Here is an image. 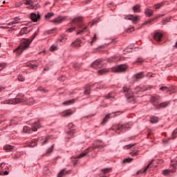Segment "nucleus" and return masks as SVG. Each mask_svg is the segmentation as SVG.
Returning a JSON list of instances; mask_svg holds the SVG:
<instances>
[{
  "mask_svg": "<svg viewBox=\"0 0 177 177\" xmlns=\"http://www.w3.org/2000/svg\"><path fill=\"white\" fill-rule=\"evenodd\" d=\"M72 114H74V111H72L71 110H66L64 113L62 114V117H70V115H72Z\"/></svg>",
  "mask_w": 177,
  "mask_h": 177,
  "instance_id": "19",
  "label": "nucleus"
},
{
  "mask_svg": "<svg viewBox=\"0 0 177 177\" xmlns=\"http://www.w3.org/2000/svg\"><path fill=\"white\" fill-rule=\"evenodd\" d=\"M155 41H161V38H162V35L161 32H156L155 33L154 35V37H153Z\"/></svg>",
  "mask_w": 177,
  "mask_h": 177,
  "instance_id": "17",
  "label": "nucleus"
},
{
  "mask_svg": "<svg viewBox=\"0 0 177 177\" xmlns=\"http://www.w3.org/2000/svg\"><path fill=\"white\" fill-rule=\"evenodd\" d=\"M128 66L125 64L119 65L112 68L113 73H124Z\"/></svg>",
  "mask_w": 177,
  "mask_h": 177,
  "instance_id": "7",
  "label": "nucleus"
},
{
  "mask_svg": "<svg viewBox=\"0 0 177 177\" xmlns=\"http://www.w3.org/2000/svg\"><path fill=\"white\" fill-rule=\"evenodd\" d=\"M95 41H96V35H94V37L92 41H91V45H93V42H95Z\"/></svg>",
  "mask_w": 177,
  "mask_h": 177,
  "instance_id": "51",
  "label": "nucleus"
},
{
  "mask_svg": "<svg viewBox=\"0 0 177 177\" xmlns=\"http://www.w3.org/2000/svg\"><path fill=\"white\" fill-rule=\"evenodd\" d=\"M107 71H109V70L107 69H101L100 71H98V74L99 75H103V74H106L107 73Z\"/></svg>",
  "mask_w": 177,
  "mask_h": 177,
  "instance_id": "30",
  "label": "nucleus"
},
{
  "mask_svg": "<svg viewBox=\"0 0 177 177\" xmlns=\"http://www.w3.org/2000/svg\"><path fill=\"white\" fill-rule=\"evenodd\" d=\"M102 171L104 174H107V172H110V171H111V169H104Z\"/></svg>",
  "mask_w": 177,
  "mask_h": 177,
  "instance_id": "50",
  "label": "nucleus"
},
{
  "mask_svg": "<svg viewBox=\"0 0 177 177\" xmlns=\"http://www.w3.org/2000/svg\"><path fill=\"white\" fill-rule=\"evenodd\" d=\"M123 91L126 95V97H127V99L129 100L131 99L133 100V102L135 101V97L133 96V93H132V91H131V89L129 88V86H124L123 87Z\"/></svg>",
  "mask_w": 177,
  "mask_h": 177,
  "instance_id": "5",
  "label": "nucleus"
},
{
  "mask_svg": "<svg viewBox=\"0 0 177 177\" xmlns=\"http://www.w3.org/2000/svg\"><path fill=\"white\" fill-rule=\"evenodd\" d=\"M64 19L65 18L63 17H59L53 20V22L55 23V24H60V23H62V21H63Z\"/></svg>",
  "mask_w": 177,
  "mask_h": 177,
  "instance_id": "18",
  "label": "nucleus"
},
{
  "mask_svg": "<svg viewBox=\"0 0 177 177\" xmlns=\"http://www.w3.org/2000/svg\"><path fill=\"white\" fill-rule=\"evenodd\" d=\"M18 80H19L21 82H23V81H24V77H23L21 75H18Z\"/></svg>",
  "mask_w": 177,
  "mask_h": 177,
  "instance_id": "48",
  "label": "nucleus"
},
{
  "mask_svg": "<svg viewBox=\"0 0 177 177\" xmlns=\"http://www.w3.org/2000/svg\"><path fill=\"white\" fill-rule=\"evenodd\" d=\"M20 23V18L15 17L13 21L8 24V26H13V24H19Z\"/></svg>",
  "mask_w": 177,
  "mask_h": 177,
  "instance_id": "16",
  "label": "nucleus"
},
{
  "mask_svg": "<svg viewBox=\"0 0 177 177\" xmlns=\"http://www.w3.org/2000/svg\"><path fill=\"white\" fill-rule=\"evenodd\" d=\"M3 171H5V164L4 163H1L0 165V175H2V172H3Z\"/></svg>",
  "mask_w": 177,
  "mask_h": 177,
  "instance_id": "34",
  "label": "nucleus"
},
{
  "mask_svg": "<svg viewBox=\"0 0 177 177\" xmlns=\"http://www.w3.org/2000/svg\"><path fill=\"white\" fill-rule=\"evenodd\" d=\"M27 103L30 105L34 104V103H35V100H34V98H30L28 101H27Z\"/></svg>",
  "mask_w": 177,
  "mask_h": 177,
  "instance_id": "40",
  "label": "nucleus"
},
{
  "mask_svg": "<svg viewBox=\"0 0 177 177\" xmlns=\"http://www.w3.org/2000/svg\"><path fill=\"white\" fill-rule=\"evenodd\" d=\"M82 21V17H78L72 20V23L77 24V23H81Z\"/></svg>",
  "mask_w": 177,
  "mask_h": 177,
  "instance_id": "25",
  "label": "nucleus"
},
{
  "mask_svg": "<svg viewBox=\"0 0 177 177\" xmlns=\"http://www.w3.org/2000/svg\"><path fill=\"white\" fill-rule=\"evenodd\" d=\"M55 14H53V12H48L46 16H45V18L46 19H50V17H53Z\"/></svg>",
  "mask_w": 177,
  "mask_h": 177,
  "instance_id": "39",
  "label": "nucleus"
},
{
  "mask_svg": "<svg viewBox=\"0 0 177 177\" xmlns=\"http://www.w3.org/2000/svg\"><path fill=\"white\" fill-rule=\"evenodd\" d=\"M86 153H88V151H85L84 152H82L80 155L77 156V158H81L82 157H84V156H86Z\"/></svg>",
  "mask_w": 177,
  "mask_h": 177,
  "instance_id": "44",
  "label": "nucleus"
},
{
  "mask_svg": "<svg viewBox=\"0 0 177 177\" xmlns=\"http://www.w3.org/2000/svg\"><path fill=\"white\" fill-rule=\"evenodd\" d=\"M92 67L94 68H100L102 64L100 63V60L95 61L92 64Z\"/></svg>",
  "mask_w": 177,
  "mask_h": 177,
  "instance_id": "14",
  "label": "nucleus"
},
{
  "mask_svg": "<svg viewBox=\"0 0 177 177\" xmlns=\"http://www.w3.org/2000/svg\"><path fill=\"white\" fill-rule=\"evenodd\" d=\"M93 24H95V21L92 22L91 26H93Z\"/></svg>",
  "mask_w": 177,
  "mask_h": 177,
  "instance_id": "64",
  "label": "nucleus"
},
{
  "mask_svg": "<svg viewBox=\"0 0 177 177\" xmlns=\"http://www.w3.org/2000/svg\"><path fill=\"white\" fill-rule=\"evenodd\" d=\"M167 86H163L160 88V91H167Z\"/></svg>",
  "mask_w": 177,
  "mask_h": 177,
  "instance_id": "55",
  "label": "nucleus"
},
{
  "mask_svg": "<svg viewBox=\"0 0 177 177\" xmlns=\"http://www.w3.org/2000/svg\"><path fill=\"white\" fill-rule=\"evenodd\" d=\"M30 17L32 21H34L35 23H36V21H38V20H39V15H37V14L35 13H31Z\"/></svg>",
  "mask_w": 177,
  "mask_h": 177,
  "instance_id": "12",
  "label": "nucleus"
},
{
  "mask_svg": "<svg viewBox=\"0 0 177 177\" xmlns=\"http://www.w3.org/2000/svg\"><path fill=\"white\" fill-rule=\"evenodd\" d=\"M5 68V65L3 64H0V71H2V70Z\"/></svg>",
  "mask_w": 177,
  "mask_h": 177,
  "instance_id": "56",
  "label": "nucleus"
},
{
  "mask_svg": "<svg viewBox=\"0 0 177 177\" xmlns=\"http://www.w3.org/2000/svg\"><path fill=\"white\" fill-rule=\"evenodd\" d=\"M25 102H27V99L24 97V95L18 94L15 98H11L1 102V104H19V103H24Z\"/></svg>",
  "mask_w": 177,
  "mask_h": 177,
  "instance_id": "2",
  "label": "nucleus"
},
{
  "mask_svg": "<svg viewBox=\"0 0 177 177\" xmlns=\"http://www.w3.org/2000/svg\"><path fill=\"white\" fill-rule=\"evenodd\" d=\"M68 127L69 129L74 128V124L73 123H69Z\"/></svg>",
  "mask_w": 177,
  "mask_h": 177,
  "instance_id": "54",
  "label": "nucleus"
},
{
  "mask_svg": "<svg viewBox=\"0 0 177 177\" xmlns=\"http://www.w3.org/2000/svg\"><path fill=\"white\" fill-rule=\"evenodd\" d=\"M150 122H151L152 124H156V122H158V118L151 117L150 118Z\"/></svg>",
  "mask_w": 177,
  "mask_h": 177,
  "instance_id": "28",
  "label": "nucleus"
},
{
  "mask_svg": "<svg viewBox=\"0 0 177 177\" xmlns=\"http://www.w3.org/2000/svg\"><path fill=\"white\" fill-rule=\"evenodd\" d=\"M149 87L144 86L142 88L138 86L136 88V93H139V92H145V91H149Z\"/></svg>",
  "mask_w": 177,
  "mask_h": 177,
  "instance_id": "15",
  "label": "nucleus"
},
{
  "mask_svg": "<svg viewBox=\"0 0 177 177\" xmlns=\"http://www.w3.org/2000/svg\"><path fill=\"white\" fill-rule=\"evenodd\" d=\"M110 115H111V113H109L105 116V118L103 119L102 124L107 122V120L110 118Z\"/></svg>",
  "mask_w": 177,
  "mask_h": 177,
  "instance_id": "35",
  "label": "nucleus"
},
{
  "mask_svg": "<svg viewBox=\"0 0 177 177\" xmlns=\"http://www.w3.org/2000/svg\"><path fill=\"white\" fill-rule=\"evenodd\" d=\"M170 19L169 18H165L162 20V24H167L168 21H169Z\"/></svg>",
  "mask_w": 177,
  "mask_h": 177,
  "instance_id": "45",
  "label": "nucleus"
},
{
  "mask_svg": "<svg viewBox=\"0 0 177 177\" xmlns=\"http://www.w3.org/2000/svg\"><path fill=\"white\" fill-rule=\"evenodd\" d=\"M158 99H160V97H152L151 99V102H152L153 104H158Z\"/></svg>",
  "mask_w": 177,
  "mask_h": 177,
  "instance_id": "26",
  "label": "nucleus"
},
{
  "mask_svg": "<svg viewBox=\"0 0 177 177\" xmlns=\"http://www.w3.org/2000/svg\"><path fill=\"white\" fill-rule=\"evenodd\" d=\"M73 48H80L81 46V40L80 39H76L71 44Z\"/></svg>",
  "mask_w": 177,
  "mask_h": 177,
  "instance_id": "13",
  "label": "nucleus"
},
{
  "mask_svg": "<svg viewBox=\"0 0 177 177\" xmlns=\"http://www.w3.org/2000/svg\"><path fill=\"white\" fill-rule=\"evenodd\" d=\"M168 104H169V103L165 102L160 103L159 104H153V106L156 109H164L165 107H167V106H168Z\"/></svg>",
  "mask_w": 177,
  "mask_h": 177,
  "instance_id": "10",
  "label": "nucleus"
},
{
  "mask_svg": "<svg viewBox=\"0 0 177 177\" xmlns=\"http://www.w3.org/2000/svg\"><path fill=\"white\" fill-rule=\"evenodd\" d=\"M155 17H156V19H158V17H161V15H158V16H156Z\"/></svg>",
  "mask_w": 177,
  "mask_h": 177,
  "instance_id": "63",
  "label": "nucleus"
},
{
  "mask_svg": "<svg viewBox=\"0 0 177 177\" xmlns=\"http://www.w3.org/2000/svg\"><path fill=\"white\" fill-rule=\"evenodd\" d=\"M71 174V171H66L65 169H62L59 174L57 177H63L66 174Z\"/></svg>",
  "mask_w": 177,
  "mask_h": 177,
  "instance_id": "21",
  "label": "nucleus"
},
{
  "mask_svg": "<svg viewBox=\"0 0 177 177\" xmlns=\"http://www.w3.org/2000/svg\"><path fill=\"white\" fill-rule=\"evenodd\" d=\"M28 67H30V68H32V70H35V68H37V64H35V62H32L29 64H27Z\"/></svg>",
  "mask_w": 177,
  "mask_h": 177,
  "instance_id": "23",
  "label": "nucleus"
},
{
  "mask_svg": "<svg viewBox=\"0 0 177 177\" xmlns=\"http://www.w3.org/2000/svg\"><path fill=\"white\" fill-rule=\"evenodd\" d=\"M3 175H9V171H4L3 172Z\"/></svg>",
  "mask_w": 177,
  "mask_h": 177,
  "instance_id": "58",
  "label": "nucleus"
},
{
  "mask_svg": "<svg viewBox=\"0 0 177 177\" xmlns=\"http://www.w3.org/2000/svg\"><path fill=\"white\" fill-rule=\"evenodd\" d=\"M151 165V162H150L149 164H148L147 165V167H145V169L143 170H141L140 171L138 172V174H144L146 175L147 172H149V171H150V167Z\"/></svg>",
  "mask_w": 177,
  "mask_h": 177,
  "instance_id": "9",
  "label": "nucleus"
},
{
  "mask_svg": "<svg viewBox=\"0 0 177 177\" xmlns=\"http://www.w3.org/2000/svg\"><path fill=\"white\" fill-rule=\"evenodd\" d=\"M135 78L137 79V80H140L141 78H143V73H138L136 74L135 76Z\"/></svg>",
  "mask_w": 177,
  "mask_h": 177,
  "instance_id": "32",
  "label": "nucleus"
},
{
  "mask_svg": "<svg viewBox=\"0 0 177 177\" xmlns=\"http://www.w3.org/2000/svg\"><path fill=\"white\" fill-rule=\"evenodd\" d=\"M53 151V145L46 150V154H50Z\"/></svg>",
  "mask_w": 177,
  "mask_h": 177,
  "instance_id": "41",
  "label": "nucleus"
},
{
  "mask_svg": "<svg viewBox=\"0 0 177 177\" xmlns=\"http://www.w3.org/2000/svg\"><path fill=\"white\" fill-rule=\"evenodd\" d=\"M27 27L22 28L19 32V35H24V34H26Z\"/></svg>",
  "mask_w": 177,
  "mask_h": 177,
  "instance_id": "33",
  "label": "nucleus"
},
{
  "mask_svg": "<svg viewBox=\"0 0 177 177\" xmlns=\"http://www.w3.org/2000/svg\"><path fill=\"white\" fill-rule=\"evenodd\" d=\"M15 149V147L12 145H5L4 146V149L7 150V151H10L11 150H13Z\"/></svg>",
  "mask_w": 177,
  "mask_h": 177,
  "instance_id": "27",
  "label": "nucleus"
},
{
  "mask_svg": "<svg viewBox=\"0 0 177 177\" xmlns=\"http://www.w3.org/2000/svg\"><path fill=\"white\" fill-rule=\"evenodd\" d=\"M115 97V93H110L109 94H108L106 99H113Z\"/></svg>",
  "mask_w": 177,
  "mask_h": 177,
  "instance_id": "38",
  "label": "nucleus"
},
{
  "mask_svg": "<svg viewBox=\"0 0 177 177\" xmlns=\"http://www.w3.org/2000/svg\"><path fill=\"white\" fill-rule=\"evenodd\" d=\"M139 151L138 150H134L132 152L130 153V154H131L132 157H135L136 156H139Z\"/></svg>",
  "mask_w": 177,
  "mask_h": 177,
  "instance_id": "37",
  "label": "nucleus"
},
{
  "mask_svg": "<svg viewBox=\"0 0 177 177\" xmlns=\"http://www.w3.org/2000/svg\"><path fill=\"white\" fill-rule=\"evenodd\" d=\"M73 31H75V27L70 28L66 30L67 32H73Z\"/></svg>",
  "mask_w": 177,
  "mask_h": 177,
  "instance_id": "47",
  "label": "nucleus"
},
{
  "mask_svg": "<svg viewBox=\"0 0 177 177\" xmlns=\"http://www.w3.org/2000/svg\"><path fill=\"white\" fill-rule=\"evenodd\" d=\"M142 62H143V60H142V59H138V60H137V62H138V63H142Z\"/></svg>",
  "mask_w": 177,
  "mask_h": 177,
  "instance_id": "59",
  "label": "nucleus"
},
{
  "mask_svg": "<svg viewBox=\"0 0 177 177\" xmlns=\"http://www.w3.org/2000/svg\"><path fill=\"white\" fill-rule=\"evenodd\" d=\"M150 23H151V19H149L146 22H145L144 24H142V26H146V24H150Z\"/></svg>",
  "mask_w": 177,
  "mask_h": 177,
  "instance_id": "52",
  "label": "nucleus"
},
{
  "mask_svg": "<svg viewBox=\"0 0 177 177\" xmlns=\"http://www.w3.org/2000/svg\"><path fill=\"white\" fill-rule=\"evenodd\" d=\"M37 140L35 139L34 140H32L30 142H29L28 146L29 147H35V146H37Z\"/></svg>",
  "mask_w": 177,
  "mask_h": 177,
  "instance_id": "24",
  "label": "nucleus"
},
{
  "mask_svg": "<svg viewBox=\"0 0 177 177\" xmlns=\"http://www.w3.org/2000/svg\"><path fill=\"white\" fill-rule=\"evenodd\" d=\"M3 89H5V87H1L0 86V92H1V91H3Z\"/></svg>",
  "mask_w": 177,
  "mask_h": 177,
  "instance_id": "60",
  "label": "nucleus"
},
{
  "mask_svg": "<svg viewBox=\"0 0 177 177\" xmlns=\"http://www.w3.org/2000/svg\"><path fill=\"white\" fill-rule=\"evenodd\" d=\"M25 4L30 5L29 9H37L36 6L34 5V2L31 0H26Z\"/></svg>",
  "mask_w": 177,
  "mask_h": 177,
  "instance_id": "11",
  "label": "nucleus"
},
{
  "mask_svg": "<svg viewBox=\"0 0 177 177\" xmlns=\"http://www.w3.org/2000/svg\"><path fill=\"white\" fill-rule=\"evenodd\" d=\"M37 37V32H35L34 35L30 37V39H26L24 38L21 40V44L19 46L17 47L15 50H14V52L17 53V55H21L26 49H28V47L34 41V39Z\"/></svg>",
  "mask_w": 177,
  "mask_h": 177,
  "instance_id": "1",
  "label": "nucleus"
},
{
  "mask_svg": "<svg viewBox=\"0 0 177 177\" xmlns=\"http://www.w3.org/2000/svg\"><path fill=\"white\" fill-rule=\"evenodd\" d=\"M14 160H19L20 158V153H15L12 156Z\"/></svg>",
  "mask_w": 177,
  "mask_h": 177,
  "instance_id": "43",
  "label": "nucleus"
},
{
  "mask_svg": "<svg viewBox=\"0 0 177 177\" xmlns=\"http://www.w3.org/2000/svg\"><path fill=\"white\" fill-rule=\"evenodd\" d=\"M134 13H140V5L137 4L133 7Z\"/></svg>",
  "mask_w": 177,
  "mask_h": 177,
  "instance_id": "22",
  "label": "nucleus"
},
{
  "mask_svg": "<svg viewBox=\"0 0 177 177\" xmlns=\"http://www.w3.org/2000/svg\"><path fill=\"white\" fill-rule=\"evenodd\" d=\"M86 3H91V0L86 1Z\"/></svg>",
  "mask_w": 177,
  "mask_h": 177,
  "instance_id": "61",
  "label": "nucleus"
},
{
  "mask_svg": "<svg viewBox=\"0 0 177 177\" xmlns=\"http://www.w3.org/2000/svg\"><path fill=\"white\" fill-rule=\"evenodd\" d=\"M38 128H41V124L39 123H35L32 126V129L31 128L25 126L23 128V132L24 133H32V131L35 132L37 131Z\"/></svg>",
  "mask_w": 177,
  "mask_h": 177,
  "instance_id": "3",
  "label": "nucleus"
},
{
  "mask_svg": "<svg viewBox=\"0 0 177 177\" xmlns=\"http://www.w3.org/2000/svg\"><path fill=\"white\" fill-rule=\"evenodd\" d=\"M125 20H131L133 24H136L139 20H140V16H134L133 15H129L124 17Z\"/></svg>",
  "mask_w": 177,
  "mask_h": 177,
  "instance_id": "6",
  "label": "nucleus"
},
{
  "mask_svg": "<svg viewBox=\"0 0 177 177\" xmlns=\"http://www.w3.org/2000/svg\"><path fill=\"white\" fill-rule=\"evenodd\" d=\"M84 93H85V95H89V93H91V92H90L89 89H86V90H85Z\"/></svg>",
  "mask_w": 177,
  "mask_h": 177,
  "instance_id": "57",
  "label": "nucleus"
},
{
  "mask_svg": "<svg viewBox=\"0 0 177 177\" xmlns=\"http://www.w3.org/2000/svg\"><path fill=\"white\" fill-rule=\"evenodd\" d=\"M68 138H74V130H71L67 133Z\"/></svg>",
  "mask_w": 177,
  "mask_h": 177,
  "instance_id": "36",
  "label": "nucleus"
},
{
  "mask_svg": "<svg viewBox=\"0 0 177 177\" xmlns=\"http://www.w3.org/2000/svg\"><path fill=\"white\" fill-rule=\"evenodd\" d=\"M86 31H88V28H86L85 25H80L79 26V30H77V35H80V34L81 35H82V34H85Z\"/></svg>",
  "mask_w": 177,
  "mask_h": 177,
  "instance_id": "8",
  "label": "nucleus"
},
{
  "mask_svg": "<svg viewBox=\"0 0 177 177\" xmlns=\"http://www.w3.org/2000/svg\"><path fill=\"white\" fill-rule=\"evenodd\" d=\"M153 12L151 9H145V14L147 16V17H151V16H153Z\"/></svg>",
  "mask_w": 177,
  "mask_h": 177,
  "instance_id": "20",
  "label": "nucleus"
},
{
  "mask_svg": "<svg viewBox=\"0 0 177 177\" xmlns=\"http://www.w3.org/2000/svg\"><path fill=\"white\" fill-rule=\"evenodd\" d=\"M124 125H120V126H118V127L116 129V132L118 133H120V132H124Z\"/></svg>",
  "mask_w": 177,
  "mask_h": 177,
  "instance_id": "29",
  "label": "nucleus"
},
{
  "mask_svg": "<svg viewBox=\"0 0 177 177\" xmlns=\"http://www.w3.org/2000/svg\"><path fill=\"white\" fill-rule=\"evenodd\" d=\"M176 165H177L176 161H171L169 169H165L162 171L163 175H168L169 172H175V171H176Z\"/></svg>",
  "mask_w": 177,
  "mask_h": 177,
  "instance_id": "4",
  "label": "nucleus"
},
{
  "mask_svg": "<svg viewBox=\"0 0 177 177\" xmlns=\"http://www.w3.org/2000/svg\"><path fill=\"white\" fill-rule=\"evenodd\" d=\"M57 49V46H55V45H53L51 46L50 47V50L51 52H54V50H56Z\"/></svg>",
  "mask_w": 177,
  "mask_h": 177,
  "instance_id": "49",
  "label": "nucleus"
},
{
  "mask_svg": "<svg viewBox=\"0 0 177 177\" xmlns=\"http://www.w3.org/2000/svg\"><path fill=\"white\" fill-rule=\"evenodd\" d=\"M162 6V3H158L154 6L155 9H160Z\"/></svg>",
  "mask_w": 177,
  "mask_h": 177,
  "instance_id": "46",
  "label": "nucleus"
},
{
  "mask_svg": "<svg viewBox=\"0 0 177 177\" xmlns=\"http://www.w3.org/2000/svg\"><path fill=\"white\" fill-rule=\"evenodd\" d=\"M147 77H153V75L150 74V73H148L147 74Z\"/></svg>",
  "mask_w": 177,
  "mask_h": 177,
  "instance_id": "62",
  "label": "nucleus"
},
{
  "mask_svg": "<svg viewBox=\"0 0 177 177\" xmlns=\"http://www.w3.org/2000/svg\"><path fill=\"white\" fill-rule=\"evenodd\" d=\"M133 159H132V158H126V159H124V160H123V163L124 164H127V162H132V160H133Z\"/></svg>",
  "mask_w": 177,
  "mask_h": 177,
  "instance_id": "42",
  "label": "nucleus"
},
{
  "mask_svg": "<svg viewBox=\"0 0 177 177\" xmlns=\"http://www.w3.org/2000/svg\"><path fill=\"white\" fill-rule=\"evenodd\" d=\"M133 146V145H126L124 147V149H131V147H132Z\"/></svg>",
  "mask_w": 177,
  "mask_h": 177,
  "instance_id": "53",
  "label": "nucleus"
},
{
  "mask_svg": "<svg viewBox=\"0 0 177 177\" xmlns=\"http://www.w3.org/2000/svg\"><path fill=\"white\" fill-rule=\"evenodd\" d=\"M73 103H74V100H71L63 102V105L68 106V104H73Z\"/></svg>",
  "mask_w": 177,
  "mask_h": 177,
  "instance_id": "31",
  "label": "nucleus"
}]
</instances>
